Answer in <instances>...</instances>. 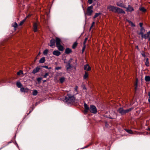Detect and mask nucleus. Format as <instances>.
I'll use <instances>...</instances> for the list:
<instances>
[{
	"label": "nucleus",
	"mask_w": 150,
	"mask_h": 150,
	"mask_svg": "<svg viewBox=\"0 0 150 150\" xmlns=\"http://www.w3.org/2000/svg\"><path fill=\"white\" fill-rule=\"evenodd\" d=\"M55 41L54 39H51L50 41V44L49 45L51 47L54 46L55 45Z\"/></svg>",
	"instance_id": "obj_12"
},
{
	"label": "nucleus",
	"mask_w": 150,
	"mask_h": 150,
	"mask_svg": "<svg viewBox=\"0 0 150 150\" xmlns=\"http://www.w3.org/2000/svg\"><path fill=\"white\" fill-rule=\"evenodd\" d=\"M135 85H136V87H135V89H136V88H137V83H136V84H135Z\"/></svg>",
	"instance_id": "obj_49"
},
{
	"label": "nucleus",
	"mask_w": 150,
	"mask_h": 150,
	"mask_svg": "<svg viewBox=\"0 0 150 150\" xmlns=\"http://www.w3.org/2000/svg\"><path fill=\"white\" fill-rule=\"evenodd\" d=\"M53 54L54 55L58 56L60 55L61 53L57 50H55L53 52Z\"/></svg>",
	"instance_id": "obj_15"
},
{
	"label": "nucleus",
	"mask_w": 150,
	"mask_h": 150,
	"mask_svg": "<svg viewBox=\"0 0 150 150\" xmlns=\"http://www.w3.org/2000/svg\"><path fill=\"white\" fill-rule=\"evenodd\" d=\"M145 31V30L143 28H141L140 29V32L138 33L139 35H141L142 37V38L144 36V35L143 34L144 32Z\"/></svg>",
	"instance_id": "obj_16"
},
{
	"label": "nucleus",
	"mask_w": 150,
	"mask_h": 150,
	"mask_svg": "<svg viewBox=\"0 0 150 150\" xmlns=\"http://www.w3.org/2000/svg\"><path fill=\"white\" fill-rule=\"evenodd\" d=\"M94 24H95V22H93V23H92V24L91 25V26L90 28H91L93 27V26L94 25Z\"/></svg>",
	"instance_id": "obj_45"
},
{
	"label": "nucleus",
	"mask_w": 150,
	"mask_h": 150,
	"mask_svg": "<svg viewBox=\"0 0 150 150\" xmlns=\"http://www.w3.org/2000/svg\"><path fill=\"white\" fill-rule=\"evenodd\" d=\"M56 46L58 45H61V41L60 39L58 38H56Z\"/></svg>",
	"instance_id": "obj_13"
},
{
	"label": "nucleus",
	"mask_w": 150,
	"mask_h": 150,
	"mask_svg": "<svg viewBox=\"0 0 150 150\" xmlns=\"http://www.w3.org/2000/svg\"><path fill=\"white\" fill-rule=\"evenodd\" d=\"M110 118L111 119H113V118H111V117H110Z\"/></svg>",
	"instance_id": "obj_55"
},
{
	"label": "nucleus",
	"mask_w": 150,
	"mask_h": 150,
	"mask_svg": "<svg viewBox=\"0 0 150 150\" xmlns=\"http://www.w3.org/2000/svg\"><path fill=\"white\" fill-rule=\"evenodd\" d=\"M139 25H140V27H141V28H143L142 27V25H143V23H140L139 24Z\"/></svg>",
	"instance_id": "obj_44"
},
{
	"label": "nucleus",
	"mask_w": 150,
	"mask_h": 150,
	"mask_svg": "<svg viewBox=\"0 0 150 150\" xmlns=\"http://www.w3.org/2000/svg\"><path fill=\"white\" fill-rule=\"evenodd\" d=\"M46 81V80L43 81V82H45Z\"/></svg>",
	"instance_id": "obj_54"
},
{
	"label": "nucleus",
	"mask_w": 150,
	"mask_h": 150,
	"mask_svg": "<svg viewBox=\"0 0 150 150\" xmlns=\"http://www.w3.org/2000/svg\"><path fill=\"white\" fill-rule=\"evenodd\" d=\"M38 94V91L36 90L33 91V95L34 96H36Z\"/></svg>",
	"instance_id": "obj_33"
},
{
	"label": "nucleus",
	"mask_w": 150,
	"mask_h": 150,
	"mask_svg": "<svg viewBox=\"0 0 150 150\" xmlns=\"http://www.w3.org/2000/svg\"><path fill=\"white\" fill-rule=\"evenodd\" d=\"M93 8V6H91L88 7L87 8V14L88 16H91L93 12V10H92Z\"/></svg>",
	"instance_id": "obj_4"
},
{
	"label": "nucleus",
	"mask_w": 150,
	"mask_h": 150,
	"mask_svg": "<svg viewBox=\"0 0 150 150\" xmlns=\"http://www.w3.org/2000/svg\"><path fill=\"white\" fill-rule=\"evenodd\" d=\"M142 55L143 56V57H145V54H142Z\"/></svg>",
	"instance_id": "obj_51"
},
{
	"label": "nucleus",
	"mask_w": 150,
	"mask_h": 150,
	"mask_svg": "<svg viewBox=\"0 0 150 150\" xmlns=\"http://www.w3.org/2000/svg\"><path fill=\"white\" fill-rule=\"evenodd\" d=\"M12 26L14 27V30H16V28L17 27L18 25L16 22H14L12 25Z\"/></svg>",
	"instance_id": "obj_26"
},
{
	"label": "nucleus",
	"mask_w": 150,
	"mask_h": 150,
	"mask_svg": "<svg viewBox=\"0 0 150 150\" xmlns=\"http://www.w3.org/2000/svg\"><path fill=\"white\" fill-rule=\"evenodd\" d=\"M64 79L65 78L64 77L61 78L59 79L60 83H62L64 81Z\"/></svg>",
	"instance_id": "obj_32"
},
{
	"label": "nucleus",
	"mask_w": 150,
	"mask_h": 150,
	"mask_svg": "<svg viewBox=\"0 0 150 150\" xmlns=\"http://www.w3.org/2000/svg\"><path fill=\"white\" fill-rule=\"evenodd\" d=\"M127 21L129 23L130 25L132 27H134L135 26V24L132 21L129 20H127Z\"/></svg>",
	"instance_id": "obj_22"
},
{
	"label": "nucleus",
	"mask_w": 150,
	"mask_h": 150,
	"mask_svg": "<svg viewBox=\"0 0 150 150\" xmlns=\"http://www.w3.org/2000/svg\"><path fill=\"white\" fill-rule=\"evenodd\" d=\"M78 44V43L76 42H75L73 45L72 46V48L73 49H75L77 46Z\"/></svg>",
	"instance_id": "obj_28"
},
{
	"label": "nucleus",
	"mask_w": 150,
	"mask_h": 150,
	"mask_svg": "<svg viewBox=\"0 0 150 150\" xmlns=\"http://www.w3.org/2000/svg\"><path fill=\"white\" fill-rule=\"evenodd\" d=\"M72 60V59L71 58L70 60L67 62V64L66 66V69L68 71L69 69L72 68V66L71 65V60Z\"/></svg>",
	"instance_id": "obj_5"
},
{
	"label": "nucleus",
	"mask_w": 150,
	"mask_h": 150,
	"mask_svg": "<svg viewBox=\"0 0 150 150\" xmlns=\"http://www.w3.org/2000/svg\"><path fill=\"white\" fill-rule=\"evenodd\" d=\"M117 5L121 7H123V5L122 4H117Z\"/></svg>",
	"instance_id": "obj_41"
},
{
	"label": "nucleus",
	"mask_w": 150,
	"mask_h": 150,
	"mask_svg": "<svg viewBox=\"0 0 150 150\" xmlns=\"http://www.w3.org/2000/svg\"><path fill=\"white\" fill-rule=\"evenodd\" d=\"M65 100L66 102L68 103H71L75 102V98L74 95L68 93L65 97Z\"/></svg>",
	"instance_id": "obj_1"
},
{
	"label": "nucleus",
	"mask_w": 150,
	"mask_h": 150,
	"mask_svg": "<svg viewBox=\"0 0 150 150\" xmlns=\"http://www.w3.org/2000/svg\"><path fill=\"white\" fill-rule=\"evenodd\" d=\"M58 49L60 51H63L64 50V47L61 45L56 46Z\"/></svg>",
	"instance_id": "obj_18"
},
{
	"label": "nucleus",
	"mask_w": 150,
	"mask_h": 150,
	"mask_svg": "<svg viewBox=\"0 0 150 150\" xmlns=\"http://www.w3.org/2000/svg\"><path fill=\"white\" fill-rule=\"evenodd\" d=\"M38 23L37 22L34 23L33 24V30L34 32H36L38 30Z\"/></svg>",
	"instance_id": "obj_9"
},
{
	"label": "nucleus",
	"mask_w": 150,
	"mask_h": 150,
	"mask_svg": "<svg viewBox=\"0 0 150 150\" xmlns=\"http://www.w3.org/2000/svg\"><path fill=\"white\" fill-rule=\"evenodd\" d=\"M126 131L129 134H133L132 131L130 130H127Z\"/></svg>",
	"instance_id": "obj_36"
},
{
	"label": "nucleus",
	"mask_w": 150,
	"mask_h": 150,
	"mask_svg": "<svg viewBox=\"0 0 150 150\" xmlns=\"http://www.w3.org/2000/svg\"><path fill=\"white\" fill-rule=\"evenodd\" d=\"M16 85L18 88H21L22 85L20 81L17 82L16 83Z\"/></svg>",
	"instance_id": "obj_24"
},
{
	"label": "nucleus",
	"mask_w": 150,
	"mask_h": 150,
	"mask_svg": "<svg viewBox=\"0 0 150 150\" xmlns=\"http://www.w3.org/2000/svg\"><path fill=\"white\" fill-rule=\"evenodd\" d=\"M84 69L85 70H86L87 71H89L91 70V68L88 64H87L84 66Z\"/></svg>",
	"instance_id": "obj_10"
},
{
	"label": "nucleus",
	"mask_w": 150,
	"mask_h": 150,
	"mask_svg": "<svg viewBox=\"0 0 150 150\" xmlns=\"http://www.w3.org/2000/svg\"><path fill=\"white\" fill-rule=\"evenodd\" d=\"M30 16H31V15L30 14H29L26 17H25V18L19 24V25H22L23 24V23H24V22L25 21L26 19L27 18H28L30 17Z\"/></svg>",
	"instance_id": "obj_17"
},
{
	"label": "nucleus",
	"mask_w": 150,
	"mask_h": 150,
	"mask_svg": "<svg viewBox=\"0 0 150 150\" xmlns=\"http://www.w3.org/2000/svg\"><path fill=\"white\" fill-rule=\"evenodd\" d=\"M136 47V48H137V49H138V46H137Z\"/></svg>",
	"instance_id": "obj_53"
},
{
	"label": "nucleus",
	"mask_w": 150,
	"mask_h": 150,
	"mask_svg": "<svg viewBox=\"0 0 150 150\" xmlns=\"http://www.w3.org/2000/svg\"><path fill=\"white\" fill-rule=\"evenodd\" d=\"M115 13H125V12L123 10L117 7H116Z\"/></svg>",
	"instance_id": "obj_7"
},
{
	"label": "nucleus",
	"mask_w": 150,
	"mask_h": 150,
	"mask_svg": "<svg viewBox=\"0 0 150 150\" xmlns=\"http://www.w3.org/2000/svg\"><path fill=\"white\" fill-rule=\"evenodd\" d=\"M87 39H88V38H85V40H85V41H87Z\"/></svg>",
	"instance_id": "obj_50"
},
{
	"label": "nucleus",
	"mask_w": 150,
	"mask_h": 150,
	"mask_svg": "<svg viewBox=\"0 0 150 150\" xmlns=\"http://www.w3.org/2000/svg\"><path fill=\"white\" fill-rule=\"evenodd\" d=\"M139 10L142 12H145L146 11V9L143 7L139 8Z\"/></svg>",
	"instance_id": "obj_30"
},
{
	"label": "nucleus",
	"mask_w": 150,
	"mask_h": 150,
	"mask_svg": "<svg viewBox=\"0 0 150 150\" xmlns=\"http://www.w3.org/2000/svg\"><path fill=\"white\" fill-rule=\"evenodd\" d=\"M145 80L147 82L150 81V77L149 76H146L145 78Z\"/></svg>",
	"instance_id": "obj_27"
},
{
	"label": "nucleus",
	"mask_w": 150,
	"mask_h": 150,
	"mask_svg": "<svg viewBox=\"0 0 150 150\" xmlns=\"http://www.w3.org/2000/svg\"><path fill=\"white\" fill-rule=\"evenodd\" d=\"M86 41L84 40V42H83V45H86Z\"/></svg>",
	"instance_id": "obj_47"
},
{
	"label": "nucleus",
	"mask_w": 150,
	"mask_h": 150,
	"mask_svg": "<svg viewBox=\"0 0 150 150\" xmlns=\"http://www.w3.org/2000/svg\"><path fill=\"white\" fill-rule=\"evenodd\" d=\"M145 65L146 66L148 67L149 66V59L148 58H147L146 59V62L145 63Z\"/></svg>",
	"instance_id": "obj_29"
},
{
	"label": "nucleus",
	"mask_w": 150,
	"mask_h": 150,
	"mask_svg": "<svg viewBox=\"0 0 150 150\" xmlns=\"http://www.w3.org/2000/svg\"><path fill=\"white\" fill-rule=\"evenodd\" d=\"M40 69V68L39 67H36L32 71V73L34 74H35L39 71Z\"/></svg>",
	"instance_id": "obj_11"
},
{
	"label": "nucleus",
	"mask_w": 150,
	"mask_h": 150,
	"mask_svg": "<svg viewBox=\"0 0 150 150\" xmlns=\"http://www.w3.org/2000/svg\"><path fill=\"white\" fill-rule=\"evenodd\" d=\"M84 107L85 108V111L86 112H88V110H89V108L88 106V105H87V104L85 103L84 104Z\"/></svg>",
	"instance_id": "obj_14"
},
{
	"label": "nucleus",
	"mask_w": 150,
	"mask_h": 150,
	"mask_svg": "<svg viewBox=\"0 0 150 150\" xmlns=\"http://www.w3.org/2000/svg\"><path fill=\"white\" fill-rule=\"evenodd\" d=\"M133 109V108H131L127 110H124L122 108H120L117 110V112L121 115H124L127 113L132 110Z\"/></svg>",
	"instance_id": "obj_2"
},
{
	"label": "nucleus",
	"mask_w": 150,
	"mask_h": 150,
	"mask_svg": "<svg viewBox=\"0 0 150 150\" xmlns=\"http://www.w3.org/2000/svg\"><path fill=\"white\" fill-rule=\"evenodd\" d=\"M148 95L149 96V98L148 99H150V93H148Z\"/></svg>",
	"instance_id": "obj_48"
},
{
	"label": "nucleus",
	"mask_w": 150,
	"mask_h": 150,
	"mask_svg": "<svg viewBox=\"0 0 150 150\" xmlns=\"http://www.w3.org/2000/svg\"><path fill=\"white\" fill-rule=\"evenodd\" d=\"M61 67H57L55 69L56 70H59V69H61Z\"/></svg>",
	"instance_id": "obj_46"
},
{
	"label": "nucleus",
	"mask_w": 150,
	"mask_h": 150,
	"mask_svg": "<svg viewBox=\"0 0 150 150\" xmlns=\"http://www.w3.org/2000/svg\"><path fill=\"white\" fill-rule=\"evenodd\" d=\"M42 67L43 68H45L47 69H51V67H48L47 66H43Z\"/></svg>",
	"instance_id": "obj_37"
},
{
	"label": "nucleus",
	"mask_w": 150,
	"mask_h": 150,
	"mask_svg": "<svg viewBox=\"0 0 150 150\" xmlns=\"http://www.w3.org/2000/svg\"><path fill=\"white\" fill-rule=\"evenodd\" d=\"M89 110L91 112L94 114L96 113L97 112L96 107L95 106L93 105H90Z\"/></svg>",
	"instance_id": "obj_3"
},
{
	"label": "nucleus",
	"mask_w": 150,
	"mask_h": 150,
	"mask_svg": "<svg viewBox=\"0 0 150 150\" xmlns=\"http://www.w3.org/2000/svg\"><path fill=\"white\" fill-rule=\"evenodd\" d=\"M100 13H96L95 14V15H94V18H95L97 17L100 14Z\"/></svg>",
	"instance_id": "obj_38"
},
{
	"label": "nucleus",
	"mask_w": 150,
	"mask_h": 150,
	"mask_svg": "<svg viewBox=\"0 0 150 150\" xmlns=\"http://www.w3.org/2000/svg\"><path fill=\"white\" fill-rule=\"evenodd\" d=\"M49 75V74L48 73H46L44 75V77L45 78H46L47 76Z\"/></svg>",
	"instance_id": "obj_39"
},
{
	"label": "nucleus",
	"mask_w": 150,
	"mask_h": 150,
	"mask_svg": "<svg viewBox=\"0 0 150 150\" xmlns=\"http://www.w3.org/2000/svg\"><path fill=\"white\" fill-rule=\"evenodd\" d=\"M145 39H148L149 41H150V30L146 34H144L142 38Z\"/></svg>",
	"instance_id": "obj_8"
},
{
	"label": "nucleus",
	"mask_w": 150,
	"mask_h": 150,
	"mask_svg": "<svg viewBox=\"0 0 150 150\" xmlns=\"http://www.w3.org/2000/svg\"><path fill=\"white\" fill-rule=\"evenodd\" d=\"M93 0H88V2L89 4H91L92 3Z\"/></svg>",
	"instance_id": "obj_43"
},
{
	"label": "nucleus",
	"mask_w": 150,
	"mask_h": 150,
	"mask_svg": "<svg viewBox=\"0 0 150 150\" xmlns=\"http://www.w3.org/2000/svg\"><path fill=\"white\" fill-rule=\"evenodd\" d=\"M86 47V45H83V46L82 49V53H83V52H84V51Z\"/></svg>",
	"instance_id": "obj_42"
},
{
	"label": "nucleus",
	"mask_w": 150,
	"mask_h": 150,
	"mask_svg": "<svg viewBox=\"0 0 150 150\" xmlns=\"http://www.w3.org/2000/svg\"><path fill=\"white\" fill-rule=\"evenodd\" d=\"M127 11L132 12L134 10V9L132 7L129 5L127 8Z\"/></svg>",
	"instance_id": "obj_21"
},
{
	"label": "nucleus",
	"mask_w": 150,
	"mask_h": 150,
	"mask_svg": "<svg viewBox=\"0 0 150 150\" xmlns=\"http://www.w3.org/2000/svg\"><path fill=\"white\" fill-rule=\"evenodd\" d=\"M45 61V59L44 57H42L40 59L39 61V62L40 63H44Z\"/></svg>",
	"instance_id": "obj_23"
},
{
	"label": "nucleus",
	"mask_w": 150,
	"mask_h": 150,
	"mask_svg": "<svg viewBox=\"0 0 150 150\" xmlns=\"http://www.w3.org/2000/svg\"><path fill=\"white\" fill-rule=\"evenodd\" d=\"M48 52V50L47 49L45 50H44L43 53L44 55H47Z\"/></svg>",
	"instance_id": "obj_34"
},
{
	"label": "nucleus",
	"mask_w": 150,
	"mask_h": 150,
	"mask_svg": "<svg viewBox=\"0 0 150 150\" xmlns=\"http://www.w3.org/2000/svg\"><path fill=\"white\" fill-rule=\"evenodd\" d=\"M72 50L69 48H67L65 50V53L67 54H68L71 53Z\"/></svg>",
	"instance_id": "obj_19"
},
{
	"label": "nucleus",
	"mask_w": 150,
	"mask_h": 150,
	"mask_svg": "<svg viewBox=\"0 0 150 150\" xmlns=\"http://www.w3.org/2000/svg\"><path fill=\"white\" fill-rule=\"evenodd\" d=\"M78 87L77 86H76L74 88V90L76 92V93H78Z\"/></svg>",
	"instance_id": "obj_35"
},
{
	"label": "nucleus",
	"mask_w": 150,
	"mask_h": 150,
	"mask_svg": "<svg viewBox=\"0 0 150 150\" xmlns=\"http://www.w3.org/2000/svg\"><path fill=\"white\" fill-rule=\"evenodd\" d=\"M41 80L42 78H38L37 79V81L39 82H40L41 81Z\"/></svg>",
	"instance_id": "obj_40"
},
{
	"label": "nucleus",
	"mask_w": 150,
	"mask_h": 150,
	"mask_svg": "<svg viewBox=\"0 0 150 150\" xmlns=\"http://www.w3.org/2000/svg\"><path fill=\"white\" fill-rule=\"evenodd\" d=\"M148 130L149 131H150V128H148Z\"/></svg>",
	"instance_id": "obj_52"
},
{
	"label": "nucleus",
	"mask_w": 150,
	"mask_h": 150,
	"mask_svg": "<svg viewBox=\"0 0 150 150\" xmlns=\"http://www.w3.org/2000/svg\"><path fill=\"white\" fill-rule=\"evenodd\" d=\"M20 90L21 92H27L28 91V89L27 88H25L23 87H21V88Z\"/></svg>",
	"instance_id": "obj_20"
},
{
	"label": "nucleus",
	"mask_w": 150,
	"mask_h": 150,
	"mask_svg": "<svg viewBox=\"0 0 150 150\" xmlns=\"http://www.w3.org/2000/svg\"><path fill=\"white\" fill-rule=\"evenodd\" d=\"M23 71H22L20 70L19 71L17 72V74L19 76L22 74H23Z\"/></svg>",
	"instance_id": "obj_31"
},
{
	"label": "nucleus",
	"mask_w": 150,
	"mask_h": 150,
	"mask_svg": "<svg viewBox=\"0 0 150 150\" xmlns=\"http://www.w3.org/2000/svg\"><path fill=\"white\" fill-rule=\"evenodd\" d=\"M88 76V74L87 72H85V74L83 76V79H86Z\"/></svg>",
	"instance_id": "obj_25"
},
{
	"label": "nucleus",
	"mask_w": 150,
	"mask_h": 150,
	"mask_svg": "<svg viewBox=\"0 0 150 150\" xmlns=\"http://www.w3.org/2000/svg\"><path fill=\"white\" fill-rule=\"evenodd\" d=\"M116 8V7H115L111 5L108 6L107 7V9L108 10L114 12H115Z\"/></svg>",
	"instance_id": "obj_6"
}]
</instances>
